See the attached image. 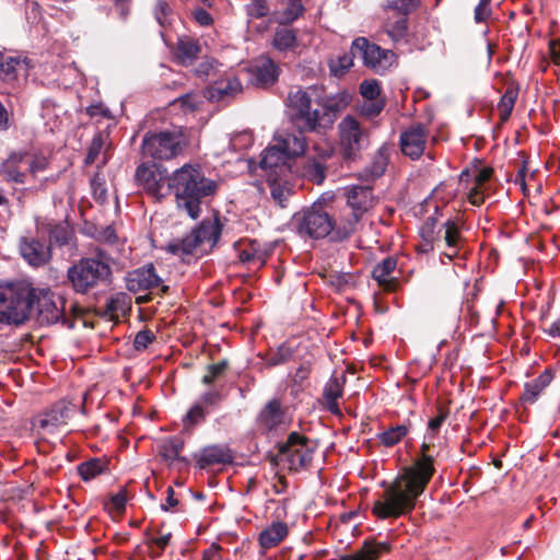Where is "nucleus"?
Returning a JSON list of instances; mask_svg holds the SVG:
<instances>
[{
    "label": "nucleus",
    "instance_id": "obj_13",
    "mask_svg": "<svg viewBox=\"0 0 560 560\" xmlns=\"http://www.w3.org/2000/svg\"><path fill=\"white\" fill-rule=\"evenodd\" d=\"M351 51L353 56H359L366 67L375 71H384L395 61V54L392 50L371 44L365 37L355 38L352 42Z\"/></svg>",
    "mask_w": 560,
    "mask_h": 560
},
{
    "label": "nucleus",
    "instance_id": "obj_57",
    "mask_svg": "<svg viewBox=\"0 0 560 560\" xmlns=\"http://www.w3.org/2000/svg\"><path fill=\"white\" fill-rule=\"evenodd\" d=\"M155 340V335L149 329H143L137 332L133 340V347L137 351H143L150 343Z\"/></svg>",
    "mask_w": 560,
    "mask_h": 560
},
{
    "label": "nucleus",
    "instance_id": "obj_6",
    "mask_svg": "<svg viewBox=\"0 0 560 560\" xmlns=\"http://www.w3.org/2000/svg\"><path fill=\"white\" fill-rule=\"evenodd\" d=\"M187 145L180 128L149 132L143 137L142 154L154 160H171L179 155Z\"/></svg>",
    "mask_w": 560,
    "mask_h": 560
},
{
    "label": "nucleus",
    "instance_id": "obj_1",
    "mask_svg": "<svg viewBox=\"0 0 560 560\" xmlns=\"http://www.w3.org/2000/svg\"><path fill=\"white\" fill-rule=\"evenodd\" d=\"M433 462L430 444L423 442L421 455L415 464L405 468L392 482L382 483L384 491L373 504V515L386 520L409 514L434 474Z\"/></svg>",
    "mask_w": 560,
    "mask_h": 560
},
{
    "label": "nucleus",
    "instance_id": "obj_53",
    "mask_svg": "<svg viewBox=\"0 0 560 560\" xmlns=\"http://www.w3.org/2000/svg\"><path fill=\"white\" fill-rule=\"evenodd\" d=\"M172 15V9L168 3L164 0H158L154 7V16L160 26L166 27L171 21L170 16Z\"/></svg>",
    "mask_w": 560,
    "mask_h": 560
},
{
    "label": "nucleus",
    "instance_id": "obj_63",
    "mask_svg": "<svg viewBox=\"0 0 560 560\" xmlns=\"http://www.w3.org/2000/svg\"><path fill=\"white\" fill-rule=\"evenodd\" d=\"M91 187H92L94 197L97 200H100L101 202H104L106 200L107 194H106V188L104 186V183L101 180L98 175H96L92 178Z\"/></svg>",
    "mask_w": 560,
    "mask_h": 560
},
{
    "label": "nucleus",
    "instance_id": "obj_40",
    "mask_svg": "<svg viewBox=\"0 0 560 560\" xmlns=\"http://www.w3.org/2000/svg\"><path fill=\"white\" fill-rule=\"evenodd\" d=\"M357 57L358 56L352 55L351 50L349 52L331 57L328 60L330 73L335 77H342L352 67L353 58Z\"/></svg>",
    "mask_w": 560,
    "mask_h": 560
},
{
    "label": "nucleus",
    "instance_id": "obj_18",
    "mask_svg": "<svg viewBox=\"0 0 560 560\" xmlns=\"http://www.w3.org/2000/svg\"><path fill=\"white\" fill-rule=\"evenodd\" d=\"M20 252L23 258L35 267L47 264L51 258L50 247L34 237L23 238L20 244Z\"/></svg>",
    "mask_w": 560,
    "mask_h": 560
},
{
    "label": "nucleus",
    "instance_id": "obj_34",
    "mask_svg": "<svg viewBox=\"0 0 560 560\" xmlns=\"http://www.w3.org/2000/svg\"><path fill=\"white\" fill-rule=\"evenodd\" d=\"M388 165V153L385 148H381L372 158L371 163L364 168L363 176L366 180H373L381 177Z\"/></svg>",
    "mask_w": 560,
    "mask_h": 560
},
{
    "label": "nucleus",
    "instance_id": "obj_10",
    "mask_svg": "<svg viewBox=\"0 0 560 560\" xmlns=\"http://www.w3.org/2000/svg\"><path fill=\"white\" fill-rule=\"evenodd\" d=\"M347 203L352 212L340 219L338 234L347 237L352 234L360 222L363 213L366 212L373 202L372 190L366 186H352L346 189Z\"/></svg>",
    "mask_w": 560,
    "mask_h": 560
},
{
    "label": "nucleus",
    "instance_id": "obj_44",
    "mask_svg": "<svg viewBox=\"0 0 560 560\" xmlns=\"http://www.w3.org/2000/svg\"><path fill=\"white\" fill-rule=\"evenodd\" d=\"M184 448V441L179 438H170L160 445V453L166 460L179 459V454Z\"/></svg>",
    "mask_w": 560,
    "mask_h": 560
},
{
    "label": "nucleus",
    "instance_id": "obj_29",
    "mask_svg": "<svg viewBox=\"0 0 560 560\" xmlns=\"http://www.w3.org/2000/svg\"><path fill=\"white\" fill-rule=\"evenodd\" d=\"M299 127L304 131H320L331 128L332 124L325 109L311 108L299 124Z\"/></svg>",
    "mask_w": 560,
    "mask_h": 560
},
{
    "label": "nucleus",
    "instance_id": "obj_3",
    "mask_svg": "<svg viewBox=\"0 0 560 560\" xmlns=\"http://www.w3.org/2000/svg\"><path fill=\"white\" fill-rule=\"evenodd\" d=\"M307 143L302 132H283L275 137L273 144L264 150L260 167L267 178L288 176L291 173L292 161L304 154Z\"/></svg>",
    "mask_w": 560,
    "mask_h": 560
},
{
    "label": "nucleus",
    "instance_id": "obj_46",
    "mask_svg": "<svg viewBox=\"0 0 560 560\" xmlns=\"http://www.w3.org/2000/svg\"><path fill=\"white\" fill-rule=\"evenodd\" d=\"M408 432L409 429L405 424L390 427L389 429L385 430L383 433L380 434V441L385 446H394L398 442H400L401 439L406 436Z\"/></svg>",
    "mask_w": 560,
    "mask_h": 560
},
{
    "label": "nucleus",
    "instance_id": "obj_54",
    "mask_svg": "<svg viewBox=\"0 0 560 560\" xmlns=\"http://www.w3.org/2000/svg\"><path fill=\"white\" fill-rule=\"evenodd\" d=\"M126 503L127 493L125 490H120L109 498L108 502L105 504V508L109 513H121L125 511Z\"/></svg>",
    "mask_w": 560,
    "mask_h": 560
},
{
    "label": "nucleus",
    "instance_id": "obj_49",
    "mask_svg": "<svg viewBox=\"0 0 560 560\" xmlns=\"http://www.w3.org/2000/svg\"><path fill=\"white\" fill-rule=\"evenodd\" d=\"M305 0H289L287 8L278 18L281 24L291 23L296 20L304 12Z\"/></svg>",
    "mask_w": 560,
    "mask_h": 560
},
{
    "label": "nucleus",
    "instance_id": "obj_23",
    "mask_svg": "<svg viewBox=\"0 0 560 560\" xmlns=\"http://www.w3.org/2000/svg\"><path fill=\"white\" fill-rule=\"evenodd\" d=\"M252 73L256 85L269 86L278 80L279 68L269 57H261L252 67Z\"/></svg>",
    "mask_w": 560,
    "mask_h": 560
},
{
    "label": "nucleus",
    "instance_id": "obj_37",
    "mask_svg": "<svg viewBox=\"0 0 560 560\" xmlns=\"http://www.w3.org/2000/svg\"><path fill=\"white\" fill-rule=\"evenodd\" d=\"M267 256V252L259 248L256 241L246 244L238 253V257L243 262L252 264L256 268L266 264Z\"/></svg>",
    "mask_w": 560,
    "mask_h": 560
},
{
    "label": "nucleus",
    "instance_id": "obj_31",
    "mask_svg": "<svg viewBox=\"0 0 560 560\" xmlns=\"http://www.w3.org/2000/svg\"><path fill=\"white\" fill-rule=\"evenodd\" d=\"M168 250L185 259L186 256H202L201 247L192 233H189L180 241L168 244Z\"/></svg>",
    "mask_w": 560,
    "mask_h": 560
},
{
    "label": "nucleus",
    "instance_id": "obj_26",
    "mask_svg": "<svg viewBox=\"0 0 560 560\" xmlns=\"http://www.w3.org/2000/svg\"><path fill=\"white\" fill-rule=\"evenodd\" d=\"M351 100V94L343 90L336 94L327 95L317 100V104L325 109L326 114H328V118H330L331 124L334 125L338 114L348 107Z\"/></svg>",
    "mask_w": 560,
    "mask_h": 560
},
{
    "label": "nucleus",
    "instance_id": "obj_38",
    "mask_svg": "<svg viewBox=\"0 0 560 560\" xmlns=\"http://www.w3.org/2000/svg\"><path fill=\"white\" fill-rule=\"evenodd\" d=\"M343 377L334 376L329 380L324 389V397L327 402V408L332 413H339V406L337 400L342 395Z\"/></svg>",
    "mask_w": 560,
    "mask_h": 560
},
{
    "label": "nucleus",
    "instance_id": "obj_14",
    "mask_svg": "<svg viewBox=\"0 0 560 560\" xmlns=\"http://www.w3.org/2000/svg\"><path fill=\"white\" fill-rule=\"evenodd\" d=\"M340 147L346 159H354L368 144V135L361 124L351 115L346 116L338 125Z\"/></svg>",
    "mask_w": 560,
    "mask_h": 560
},
{
    "label": "nucleus",
    "instance_id": "obj_17",
    "mask_svg": "<svg viewBox=\"0 0 560 560\" xmlns=\"http://www.w3.org/2000/svg\"><path fill=\"white\" fill-rule=\"evenodd\" d=\"M318 89L313 85L305 90L296 89L289 92L287 97V106L291 112L293 121L298 125L311 109L312 97L316 95Z\"/></svg>",
    "mask_w": 560,
    "mask_h": 560
},
{
    "label": "nucleus",
    "instance_id": "obj_62",
    "mask_svg": "<svg viewBox=\"0 0 560 560\" xmlns=\"http://www.w3.org/2000/svg\"><path fill=\"white\" fill-rule=\"evenodd\" d=\"M491 14L490 0H480L475 9V21L485 22Z\"/></svg>",
    "mask_w": 560,
    "mask_h": 560
},
{
    "label": "nucleus",
    "instance_id": "obj_27",
    "mask_svg": "<svg viewBox=\"0 0 560 560\" xmlns=\"http://www.w3.org/2000/svg\"><path fill=\"white\" fill-rule=\"evenodd\" d=\"M233 456L231 451L223 445H210L201 450L198 456V464L200 468L211 465L231 463Z\"/></svg>",
    "mask_w": 560,
    "mask_h": 560
},
{
    "label": "nucleus",
    "instance_id": "obj_58",
    "mask_svg": "<svg viewBox=\"0 0 560 560\" xmlns=\"http://www.w3.org/2000/svg\"><path fill=\"white\" fill-rule=\"evenodd\" d=\"M245 7L247 14L252 18H262L269 11L266 0H249Z\"/></svg>",
    "mask_w": 560,
    "mask_h": 560
},
{
    "label": "nucleus",
    "instance_id": "obj_56",
    "mask_svg": "<svg viewBox=\"0 0 560 560\" xmlns=\"http://www.w3.org/2000/svg\"><path fill=\"white\" fill-rule=\"evenodd\" d=\"M125 310L126 305L124 294H117L116 296H112L106 301L105 312L110 317L118 316V314L124 313Z\"/></svg>",
    "mask_w": 560,
    "mask_h": 560
},
{
    "label": "nucleus",
    "instance_id": "obj_5",
    "mask_svg": "<svg viewBox=\"0 0 560 560\" xmlns=\"http://www.w3.org/2000/svg\"><path fill=\"white\" fill-rule=\"evenodd\" d=\"M33 291L23 284L0 285V323H24L31 313Z\"/></svg>",
    "mask_w": 560,
    "mask_h": 560
},
{
    "label": "nucleus",
    "instance_id": "obj_8",
    "mask_svg": "<svg viewBox=\"0 0 560 560\" xmlns=\"http://www.w3.org/2000/svg\"><path fill=\"white\" fill-rule=\"evenodd\" d=\"M48 167V160L43 154L13 153L2 164V173L8 180L30 184L39 173Z\"/></svg>",
    "mask_w": 560,
    "mask_h": 560
},
{
    "label": "nucleus",
    "instance_id": "obj_41",
    "mask_svg": "<svg viewBox=\"0 0 560 560\" xmlns=\"http://www.w3.org/2000/svg\"><path fill=\"white\" fill-rule=\"evenodd\" d=\"M442 228L445 230L444 241L446 246L452 250V253L446 254V256L452 259L453 256L457 254V246L460 240V233L458 224L453 220H447Z\"/></svg>",
    "mask_w": 560,
    "mask_h": 560
},
{
    "label": "nucleus",
    "instance_id": "obj_7",
    "mask_svg": "<svg viewBox=\"0 0 560 560\" xmlns=\"http://www.w3.org/2000/svg\"><path fill=\"white\" fill-rule=\"evenodd\" d=\"M291 225L302 237L323 238L334 229L338 231L340 222H334L320 203H314L310 208L295 213L291 220Z\"/></svg>",
    "mask_w": 560,
    "mask_h": 560
},
{
    "label": "nucleus",
    "instance_id": "obj_4",
    "mask_svg": "<svg viewBox=\"0 0 560 560\" xmlns=\"http://www.w3.org/2000/svg\"><path fill=\"white\" fill-rule=\"evenodd\" d=\"M112 267L104 253L82 257L67 271V279L75 293L88 294L110 283Z\"/></svg>",
    "mask_w": 560,
    "mask_h": 560
},
{
    "label": "nucleus",
    "instance_id": "obj_21",
    "mask_svg": "<svg viewBox=\"0 0 560 560\" xmlns=\"http://www.w3.org/2000/svg\"><path fill=\"white\" fill-rule=\"evenodd\" d=\"M70 416V408L66 405H56L49 411L39 415L34 422V427L44 432L52 433L59 427L67 424Z\"/></svg>",
    "mask_w": 560,
    "mask_h": 560
},
{
    "label": "nucleus",
    "instance_id": "obj_45",
    "mask_svg": "<svg viewBox=\"0 0 560 560\" xmlns=\"http://www.w3.org/2000/svg\"><path fill=\"white\" fill-rule=\"evenodd\" d=\"M105 469L106 464L98 458H93L78 466V472L81 476V478L85 481L91 480L96 476L101 475Z\"/></svg>",
    "mask_w": 560,
    "mask_h": 560
},
{
    "label": "nucleus",
    "instance_id": "obj_61",
    "mask_svg": "<svg viewBox=\"0 0 560 560\" xmlns=\"http://www.w3.org/2000/svg\"><path fill=\"white\" fill-rule=\"evenodd\" d=\"M224 399V396L221 394V392L211 389L206 393H203L200 398L199 402H201L205 407L211 406L214 407L219 405Z\"/></svg>",
    "mask_w": 560,
    "mask_h": 560
},
{
    "label": "nucleus",
    "instance_id": "obj_59",
    "mask_svg": "<svg viewBox=\"0 0 560 560\" xmlns=\"http://www.w3.org/2000/svg\"><path fill=\"white\" fill-rule=\"evenodd\" d=\"M436 220L433 217L428 218L420 229L421 240L435 241L436 238Z\"/></svg>",
    "mask_w": 560,
    "mask_h": 560
},
{
    "label": "nucleus",
    "instance_id": "obj_51",
    "mask_svg": "<svg viewBox=\"0 0 560 560\" xmlns=\"http://www.w3.org/2000/svg\"><path fill=\"white\" fill-rule=\"evenodd\" d=\"M303 176L316 184H320L325 178L323 164L316 160L307 161L304 166Z\"/></svg>",
    "mask_w": 560,
    "mask_h": 560
},
{
    "label": "nucleus",
    "instance_id": "obj_52",
    "mask_svg": "<svg viewBox=\"0 0 560 560\" xmlns=\"http://www.w3.org/2000/svg\"><path fill=\"white\" fill-rule=\"evenodd\" d=\"M360 94L363 100L383 98L381 96V86L376 80H364L360 84Z\"/></svg>",
    "mask_w": 560,
    "mask_h": 560
},
{
    "label": "nucleus",
    "instance_id": "obj_15",
    "mask_svg": "<svg viewBox=\"0 0 560 560\" xmlns=\"http://www.w3.org/2000/svg\"><path fill=\"white\" fill-rule=\"evenodd\" d=\"M429 130L421 124H415L405 129L399 137V145L404 155L418 160L425 150Z\"/></svg>",
    "mask_w": 560,
    "mask_h": 560
},
{
    "label": "nucleus",
    "instance_id": "obj_16",
    "mask_svg": "<svg viewBox=\"0 0 560 560\" xmlns=\"http://www.w3.org/2000/svg\"><path fill=\"white\" fill-rule=\"evenodd\" d=\"M125 280L126 288L133 293L152 290L162 284V279L156 275L152 264L129 272Z\"/></svg>",
    "mask_w": 560,
    "mask_h": 560
},
{
    "label": "nucleus",
    "instance_id": "obj_30",
    "mask_svg": "<svg viewBox=\"0 0 560 560\" xmlns=\"http://www.w3.org/2000/svg\"><path fill=\"white\" fill-rule=\"evenodd\" d=\"M552 374L546 370L538 377L525 384L524 393L521 397L525 404H534L542 390L551 383Z\"/></svg>",
    "mask_w": 560,
    "mask_h": 560
},
{
    "label": "nucleus",
    "instance_id": "obj_50",
    "mask_svg": "<svg viewBox=\"0 0 560 560\" xmlns=\"http://www.w3.org/2000/svg\"><path fill=\"white\" fill-rule=\"evenodd\" d=\"M207 411L205 406L197 401L191 408L187 411L183 422L185 429H190L195 424L201 422L206 418Z\"/></svg>",
    "mask_w": 560,
    "mask_h": 560
},
{
    "label": "nucleus",
    "instance_id": "obj_33",
    "mask_svg": "<svg viewBox=\"0 0 560 560\" xmlns=\"http://www.w3.org/2000/svg\"><path fill=\"white\" fill-rule=\"evenodd\" d=\"M288 176H273L267 178L270 186L272 199L282 208L287 206V201L292 194V188L287 180Z\"/></svg>",
    "mask_w": 560,
    "mask_h": 560
},
{
    "label": "nucleus",
    "instance_id": "obj_60",
    "mask_svg": "<svg viewBox=\"0 0 560 560\" xmlns=\"http://www.w3.org/2000/svg\"><path fill=\"white\" fill-rule=\"evenodd\" d=\"M291 350L288 347L281 346L276 352L268 358V365H279L287 362L291 357Z\"/></svg>",
    "mask_w": 560,
    "mask_h": 560
},
{
    "label": "nucleus",
    "instance_id": "obj_55",
    "mask_svg": "<svg viewBox=\"0 0 560 560\" xmlns=\"http://www.w3.org/2000/svg\"><path fill=\"white\" fill-rule=\"evenodd\" d=\"M228 368V362L222 360L215 364L209 365L207 373L202 376V383L206 385L212 384L217 378L223 375Z\"/></svg>",
    "mask_w": 560,
    "mask_h": 560
},
{
    "label": "nucleus",
    "instance_id": "obj_11",
    "mask_svg": "<svg viewBox=\"0 0 560 560\" xmlns=\"http://www.w3.org/2000/svg\"><path fill=\"white\" fill-rule=\"evenodd\" d=\"M135 177L138 185L156 200H162L171 192L170 176L161 165L142 163L137 167Z\"/></svg>",
    "mask_w": 560,
    "mask_h": 560
},
{
    "label": "nucleus",
    "instance_id": "obj_39",
    "mask_svg": "<svg viewBox=\"0 0 560 560\" xmlns=\"http://www.w3.org/2000/svg\"><path fill=\"white\" fill-rule=\"evenodd\" d=\"M272 45L280 51L291 50L296 46V35L292 28L279 27L276 30Z\"/></svg>",
    "mask_w": 560,
    "mask_h": 560
},
{
    "label": "nucleus",
    "instance_id": "obj_48",
    "mask_svg": "<svg viewBox=\"0 0 560 560\" xmlns=\"http://www.w3.org/2000/svg\"><path fill=\"white\" fill-rule=\"evenodd\" d=\"M385 107L384 98L363 100L358 105L359 113L365 118L372 119L378 116Z\"/></svg>",
    "mask_w": 560,
    "mask_h": 560
},
{
    "label": "nucleus",
    "instance_id": "obj_28",
    "mask_svg": "<svg viewBox=\"0 0 560 560\" xmlns=\"http://www.w3.org/2000/svg\"><path fill=\"white\" fill-rule=\"evenodd\" d=\"M390 546L385 541H364L362 547L352 555L342 557L340 560H378L383 555L389 552Z\"/></svg>",
    "mask_w": 560,
    "mask_h": 560
},
{
    "label": "nucleus",
    "instance_id": "obj_9",
    "mask_svg": "<svg viewBox=\"0 0 560 560\" xmlns=\"http://www.w3.org/2000/svg\"><path fill=\"white\" fill-rule=\"evenodd\" d=\"M315 448L313 441L298 432H292L289 434L287 442L280 446L279 464L289 470L304 469L311 464Z\"/></svg>",
    "mask_w": 560,
    "mask_h": 560
},
{
    "label": "nucleus",
    "instance_id": "obj_24",
    "mask_svg": "<svg viewBox=\"0 0 560 560\" xmlns=\"http://www.w3.org/2000/svg\"><path fill=\"white\" fill-rule=\"evenodd\" d=\"M288 534L289 527L287 523L282 521H273L259 533V546L264 550L275 548L285 539Z\"/></svg>",
    "mask_w": 560,
    "mask_h": 560
},
{
    "label": "nucleus",
    "instance_id": "obj_25",
    "mask_svg": "<svg viewBox=\"0 0 560 560\" xmlns=\"http://www.w3.org/2000/svg\"><path fill=\"white\" fill-rule=\"evenodd\" d=\"M396 267L397 259L395 257H387L377 264L372 271L373 279L385 291H394L398 284L397 278L393 276Z\"/></svg>",
    "mask_w": 560,
    "mask_h": 560
},
{
    "label": "nucleus",
    "instance_id": "obj_35",
    "mask_svg": "<svg viewBox=\"0 0 560 560\" xmlns=\"http://www.w3.org/2000/svg\"><path fill=\"white\" fill-rule=\"evenodd\" d=\"M107 139L106 132H98L94 136L85 158L86 164H93L101 155H103L101 164L104 165L107 162Z\"/></svg>",
    "mask_w": 560,
    "mask_h": 560
},
{
    "label": "nucleus",
    "instance_id": "obj_2",
    "mask_svg": "<svg viewBox=\"0 0 560 560\" xmlns=\"http://www.w3.org/2000/svg\"><path fill=\"white\" fill-rule=\"evenodd\" d=\"M170 187L177 208L191 219H197L201 213L202 200L215 194L218 183L206 177L199 165L184 164L170 175Z\"/></svg>",
    "mask_w": 560,
    "mask_h": 560
},
{
    "label": "nucleus",
    "instance_id": "obj_43",
    "mask_svg": "<svg viewBox=\"0 0 560 560\" xmlns=\"http://www.w3.org/2000/svg\"><path fill=\"white\" fill-rule=\"evenodd\" d=\"M20 70H25L24 60L16 57H9L0 63V77L4 81H12Z\"/></svg>",
    "mask_w": 560,
    "mask_h": 560
},
{
    "label": "nucleus",
    "instance_id": "obj_22",
    "mask_svg": "<svg viewBox=\"0 0 560 560\" xmlns=\"http://www.w3.org/2000/svg\"><path fill=\"white\" fill-rule=\"evenodd\" d=\"M257 421L261 428L269 431L288 423L285 412L278 399H272L264 406Z\"/></svg>",
    "mask_w": 560,
    "mask_h": 560
},
{
    "label": "nucleus",
    "instance_id": "obj_36",
    "mask_svg": "<svg viewBox=\"0 0 560 560\" xmlns=\"http://www.w3.org/2000/svg\"><path fill=\"white\" fill-rule=\"evenodd\" d=\"M38 232H47L49 234L50 241L57 245H65L69 242L71 237V231L66 223H37Z\"/></svg>",
    "mask_w": 560,
    "mask_h": 560
},
{
    "label": "nucleus",
    "instance_id": "obj_19",
    "mask_svg": "<svg viewBox=\"0 0 560 560\" xmlns=\"http://www.w3.org/2000/svg\"><path fill=\"white\" fill-rule=\"evenodd\" d=\"M242 89L243 86L238 78L230 73L214 81L209 86L207 95L210 101L220 102L236 96L242 92Z\"/></svg>",
    "mask_w": 560,
    "mask_h": 560
},
{
    "label": "nucleus",
    "instance_id": "obj_20",
    "mask_svg": "<svg viewBox=\"0 0 560 560\" xmlns=\"http://www.w3.org/2000/svg\"><path fill=\"white\" fill-rule=\"evenodd\" d=\"M221 223L218 218L203 220L199 226L191 231L198 241L201 252L207 254L213 248L221 235Z\"/></svg>",
    "mask_w": 560,
    "mask_h": 560
},
{
    "label": "nucleus",
    "instance_id": "obj_64",
    "mask_svg": "<svg viewBox=\"0 0 560 560\" xmlns=\"http://www.w3.org/2000/svg\"><path fill=\"white\" fill-rule=\"evenodd\" d=\"M493 170L491 167H483L478 170L474 175V185L483 188V185L491 178Z\"/></svg>",
    "mask_w": 560,
    "mask_h": 560
},
{
    "label": "nucleus",
    "instance_id": "obj_47",
    "mask_svg": "<svg viewBox=\"0 0 560 560\" xmlns=\"http://www.w3.org/2000/svg\"><path fill=\"white\" fill-rule=\"evenodd\" d=\"M405 14H398L396 20L386 24V32L394 42L404 39L407 34V18Z\"/></svg>",
    "mask_w": 560,
    "mask_h": 560
},
{
    "label": "nucleus",
    "instance_id": "obj_12",
    "mask_svg": "<svg viewBox=\"0 0 560 560\" xmlns=\"http://www.w3.org/2000/svg\"><path fill=\"white\" fill-rule=\"evenodd\" d=\"M36 301L37 318L40 324L66 323L65 300L49 289H34L32 304Z\"/></svg>",
    "mask_w": 560,
    "mask_h": 560
},
{
    "label": "nucleus",
    "instance_id": "obj_32",
    "mask_svg": "<svg viewBox=\"0 0 560 560\" xmlns=\"http://www.w3.org/2000/svg\"><path fill=\"white\" fill-rule=\"evenodd\" d=\"M200 54V46L198 42L183 37L177 42L176 58L183 66L191 65Z\"/></svg>",
    "mask_w": 560,
    "mask_h": 560
},
{
    "label": "nucleus",
    "instance_id": "obj_42",
    "mask_svg": "<svg viewBox=\"0 0 560 560\" xmlns=\"http://www.w3.org/2000/svg\"><path fill=\"white\" fill-rule=\"evenodd\" d=\"M517 95H518V91L513 88H508L505 90L504 94L502 95V97L498 104V113L500 116V120L502 122L506 121L510 118L511 113L514 108Z\"/></svg>",
    "mask_w": 560,
    "mask_h": 560
}]
</instances>
